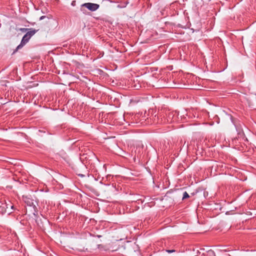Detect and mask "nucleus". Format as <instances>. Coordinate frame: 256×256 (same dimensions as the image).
Segmentation results:
<instances>
[{
	"label": "nucleus",
	"mask_w": 256,
	"mask_h": 256,
	"mask_svg": "<svg viewBox=\"0 0 256 256\" xmlns=\"http://www.w3.org/2000/svg\"><path fill=\"white\" fill-rule=\"evenodd\" d=\"M212 252V254H214V252Z\"/></svg>",
	"instance_id": "13"
},
{
	"label": "nucleus",
	"mask_w": 256,
	"mask_h": 256,
	"mask_svg": "<svg viewBox=\"0 0 256 256\" xmlns=\"http://www.w3.org/2000/svg\"><path fill=\"white\" fill-rule=\"evenodd\" d=\"M82 6L86 8L92 12H94L100 8V5L96 4L87 2L82 4Z\"/></svg>",
	"instance_id": "2"
},
{
	"label": "nucleus",
	"mask_w": 256,
	"mask_h": 256,
	"mask_svg": "<svg viewBox=\"0 0 256 256\" xmlns=\"http://www.w3.org/2000/svg\"><path fill=\"white\" fill-rule=\"evenodd\" d=\"M178 113L175 112H170L167 114V121L168 122L172 123L178 120Z\"/></svg>",
	"instance_id": "1"
},
{
	"label": "nucleus",
	"mask_w": 256,
	"mask_h": 256,
	"mask_svg": "<svg viewBox=\"0 0 256 256\" xmlns=\"http://www.w3.org/2000/svg\"><path fill=\"white\" fill-rule=\"evenodd\" d=\"M78 176H80V177H84V175L82 174H78Z\"/></svg>",
	"instance_id": "12"
},
{
	"label": "nucleus",
	"mask_w": 256,
	"mask_h": 256,
	"mask_svg": "<svg viewBox=\"0 0 256 256\" xmlns=\"http://www.w3.org/2000/svg\"><path fill=\"white\" fill-rule=\"evenodd\" d=\"M30 38L24 34L22 38L20 44L16 47V50L14 51L15 52L18 50L22 48L30 40Z\"/></svg>",
	"instance_id": "3"
},
{
	"label": "nucleus",
	"mask_w": 256,
	"mask_h": 256,
	"mask_svg": "<svg viewBox=\"0 0 256 256\" xmlns=\"http://www.w3.org/2000/svg\"><path fill=\"white\" fill-rule=\"evenodd\" d=\"M14 205L12 204L10 202L8 204L6 203L4 204H2V206H0V208H5V212H8V214L11 213L12 212L10 210H14Z\"/></svg>",
	"instance_id": "4"
},
{
	"label": "nucleus",
	"mask_w": 256,
	"mask_h": 256,
	"mask_svg": "<svg viewBox=\"0 0 256 256\" xmlns=\"http://www.w3.org/2000/svg\"><path fill=\"white\" fill-rule=\"evenodd\" d=\"M166 252H167L168 253H171V252H175V250H166Z\"/></svg>",
	"instance_id": "10"
},
{
	"label": "nucleus",
	"mask_w": 256,
	"mask_h": 256,
	"mask_svg": "<svg viewBox=\"0 0 256 256\" xmlns=\"http://www.w3.org/2000/svg\"><path fill=\"white\" fill-rule=\"evenodd\" d=\"M128 3V2L126 1L124 3H122L118 5V7L120 8H124L126 6Z\"/></svg>",
	"instance_id": "7"
},
{
	"label": "nucleus",
	"mask_w": 256,
	"mask_h": 256,
	"mask_svg": "<svg viewBox=\"0 0 256 256\" xmlns=\"http://www.w3.org/2000/svg\"><path fill=\"white\" fill-rule=\"evenodd\" d=\"M24 202L28 206H32V208H34V210L36 211V206L34 204L33 200L26 196L24 198Z\"/></svg>",
	"instance_id": "5"
},
{
	"label": "nucleus",
	"mask_w": 256,
	"mask_h": 256,
	"mask_svg": "<svg viewBox=\"0 0 256 256\" xmlns=\"http://www.w3.org/2000/svg\"><path fill=\"white\" fill-rule=\"evenodd\" d=\"M30 30L26 32L25 34L30 38H31L32 36H33L38 31L37 30H34L32 28H30Z\"/></svg>",
	"instance_id": "6"
},
{
	"label": "nucleus",
	"mask_w": 256,
	"mask_h": 256,
	"mask_svg": "<svg viewBox=\"0 0 256 256\" xmlns=\"http://www.w3.org/2000/svg\"><path fill=\"white\" fill-rule=\"evenodd\" d=\"M30 30V28H22L20 29V30L23 32H28V31L29 30Z\"/></svg>",
	"instance_id": "9"
},
{
	"label": "nucleus",
	"mask_w": 256,
	"mask_h": 256,
	"mask_svg": "<svg viewBox=\"0 0 256 256\" xmlns=\"http://www.w3.org/2000/svg\"><path fill=\"white\" fill-rule=\"evenodd\" d=\"M189 196H189L188 193L186 192H185L183 194L182 200L187 198H189Z\"/></svg>",
	"instance_id": "8"
},
{
	"label": "nucleus",
	"mask_w": 256,
	"mask_h": 256,
	"mask_svg": "<svg viewBox=\"0 0 256 256\" xmlns=\"http://www.w3.org/2000/svg\"><path fill=\"white\" fill-rule=\"evenodd\" d=\"M45 18H46V16H42L40 18V20H42L44 19Z\"/></svg>",
	"instance_id": "11"
}]
</instances>
